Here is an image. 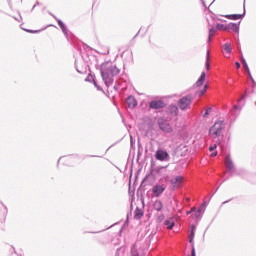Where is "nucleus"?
I'll return each instance as SVG.
<instances>
[{"instance_id": "f257e3e1", "label": "nucleus", "mask_w": 256, "mask_h": 256, "mask_svg": "<svg viewBox=\"0 0 256 256\" xmlns=\"http://www.w3.org/2000/svg\"><path fill=\"white\" fill-rule=\"evenodd\" d=\"M96 69L100 70L102 81L107 89L115 83V77L121 73V69L117 65H113L111 60H107L101 65H96Z\"/></svg>"}, {"instance_id": "f03ea898", "label": "nucleus", "mask_w": 256, "mask_h": 256, "mask_svg": "<svg viewBox=\"0 0 256 256\" xmlns=\"http://www.w3.org/2000/svg\"><path fill=\"white\" fill-rule=\"evenodd\" d=\"M207 21H208V26H209L207 43L209 45V44H211V41H213V37H215L216 31L217 30L226 31L227 24L216 23V26H213V24H211L209 19H207Z\"/></svg>"}, {"instance_id": "7ed1b4c3", "label": "nucleus", "mask_w": 256, "mask_h": 256, "mask_svg": "<svg viewBox=\"0 0 256 256\" xmlns=\"http://www.w3.org/2000/svg\"><path fill=\"white\" fill-rule=\"evenodd\" d=\"M223 131V120H216L215 123L209 128L208 133L212 139H219Z\"/></svg>"}, {"instance_id": "20e7f679", "label": "nucleus", "mask_w": 256, "mask_h": 256, "mask_svg": "<svg viewBox=\"0 0 256 256\" xmlns=\"http://www.w3.org/2000/svg\"><path fill=\"white\" fill-rule=\"evenodd\" d=\"M245 99H247V95H242L238 100H237V104H234L232 109L230 110V113L232 115V117L235 119H237V117H239L241 111L243 110V107H245Z\"/></svg>"}, {"instance_id": "39448f33", "label": "nucleus", "mask_w": 256, "mask_h": 256, "mask_svg": "<svg viewBox=\"0 0 256 256\" xmlns=\"http://www.w3.org/2000/svg\"><path fill=\"white\" fill-rule=\"evenodd\" d=\"M72 45H74L76 47V49L79 51L84 63L87 64V67H89V61H91V60L89 59L88 54L86 57H85V55H83V50L81 49V45H82L84 51H87V49H89L90 51H93V48H91V46L87 45V43H85L83 41H78L77 44L72 43Z\"/></svg>"}, {"instance_id": "423d86ee", "label": "nucleus", "mask_w": 256, "mask_h": 256, "mask_svg": "<svg viewBox=\"0 0 256 256\" xmlns=\"http://www.w3.org/2000/svg\"><path fill=\"white\" fill-rule=\"evenodd\" d=\"M224 165L226 167V173H228L230 177H233V175H235V170L237 169V167H235V162H233V159H231V154L225 155Z\"/></svg>"}, {"instance_id": "0eeeda50", "label": "nucleus", "mask_w": 256, "mask_h": 256, "mask_svg": "<svg viewBox=\"0 0 256 256\" xmlns=\"http://www.w3.org/2000/svg\"><path fill=\"white\" fill-rule=\"evenodd\" d=\"M192 103L193 97L191 95H186L178 100V107L181 111H187V109H191Z\"/></svg>"}, {"instance_id": "6e6552de", "label": "nucleus", "mask_w": 256, "mask_h": 256, "mask_svg": "<svg viewBox=\"0 0 256 256\" xmlns=\"http://www.w3.org/2000/svg\"><path fill=\"white\" fill-rule=\"evenodd\" d=\"M154 157L156 159V161H161V162H169L171 161V155H169V152H167V150L159 147L155 154Z\"/></svg>"}, {"instance_id": "1a4fd4ad", "label": "nucleus", "mask_w": 256, "mask_h": 256, "mask_svg": "<svg viewBox=\"0 0 256 256\" xmlns=\"http://www.w3.org/2000/svg\"><path fill=\"white\" fill-rule=\"evenodd\" d=\"M157 124L162 133H173V128L171 127V124H169V122H167V119H165L164 117H159Z\"/></svg>"}, {"instance_id": "9d476101", "label": "nucleus", "mask_w": 256, "mask_h": 256, "mask_svg": "<svg viewBox=\"0 0 256 256\" xmlns=\"http://www.w3.org/2000/svg\"><path fill=\"white\" fill-rule=\"evenodd\" d=\"M167 189V186L162 185V184H156L152 187L151 191V197H155L156 199H159V197H161V195H163L165 193Z\"/></svg>"}, {"instance_id": "9b49d317", "label": "nucleus", "mask_w": 256, "mask_h": 256, "mask_svg": "<svg viewBox=\"0 0 256 256\" xmlns=\"http://www.w3.org/2000/svg\"><path fill=\"white\" fill-rule=\"evenodd\" d=\"M245 15H247V10L245 9V0H244L242 14H226L223 17H225V19H229L230 21H243V19H245Z\"/></svg>"}, {"instance_id": "f8f14e48", "label": "nucleus", "mask_w": 256, "mask_h": 256, "mask_svg": "<svg viewBox=\"0 0 256 256\" xmlns=\"http://www.w3.org/2000/svg\"><path fill=\"white\" fill-rule=\"evenodd\" d=\"M241 29V21L235 23V22H229L226 24V31L228 33H234V35H239V31Z\"/></svg>"}, {"instance_id": "ddd939ff", "label": "nucleus", "mask_w": 256, "mask_h": 256, "mask_svg": "<svg viewBox=\"0 0 256 256\" xmlns=\"http://www.w3.org/2000/svg\"><path fill=\"white\" fill-rule=\"evenodd\" d=\"M51 17H53V19H55V21H57L58 26L60 27L62 33L64 34V36L66 37V39H69V28L67 27V25L65 24V22H63V20L57 18V16H55L53 13H50Z\"/></svg>"}, {"instance_id": "4468645a", "label": "nucleus", "mask_w": 256, "mask_h": 256, "mask_svg": "<svg viewBox=\"0 0 256 256\" xmlns=\"http://www.w3.org/2000/svg\"><path fill=\"white\" fill-rule=\"evenodd\" d=\"M150 109L159 110V109H165L167 107V104H165V101L163 100H152L149 103Z\"/></svg>"}, {"instance_id": "2eb2a0df", "label": "nucleus", "mask_w": 256, "mask_h": 256, "mask_svg": "<svg viewBox=\"0 0 256 256\" xmlns=\"http://www.w3.org/2000/svg\"><path fill=\"white\" fill-rule=\"evenodd\" d=\"M183 183V175H177L170 179V184L172 185V191H175L179 188V185Z\"/></svg>"}, {"instance_id": "dca6fc26", "label": "nucleus", "mask_w": 256, "mask_h": 256, "mask_svg": "<svg viewBox=\"0 0 256 256\" xmlns=\"http://www.w3.org/2000/svg\"><path fill=\"white\" fill-rule=\"evenodd\" d=\"M154 181H157V174L153 170H150L142 179L143 183H154Z\"/></svg>"}, {"instance_id": "f3484780", "label": "nucleus", "mask_w": 256, "mask_h": 256, "mask_svg": "<svg viewBox=\"0 0 256 256\" xmlns=\"http://www.w3.org/2000/svg\"><path fill=\"white\" fill-rule=\"evenodd\" d=\"M143 193H145V182L140 183L136 192L138 199H140L141 203L145 205V196H143Z\"/></svg>"}, {"instance_id": "a211bd4d", "label": "nucleus", "mask_w": 256, "mask_h": 256, "mask_svg": "<svg viewBox=\"0 0 256 256\" xmlns=\"http://www.w3.org/2000/svg\"><path fill=\"white\" fill-rule=\"evenodd\" d=\"M234 175H237L238 177H242V179H247V181H251V174L247 172V170L243 169H235Z\"/></svg>"}, {"instance_id": "6ab92c4d", "label": "nucleus", "mask_w": 256, "mask_h": 256, "mask_svg": "<svg viewBox=\"0 0 256 256\" xmlns=\"http://www.w3.org/2000/svg\"><path fill=\"white\" fill-rule=\"evenodd\" d=\"M167 115H171V117H177V115H179V106L176 104H170L167 109Z\"/></svg>"}, {"instance_id": "aec40b11", "label": "nucleus", "mask_w": 256, "mask_h": 256, "mask_svg": "<svg viewBox=\"0 0 256 256\" xmlns=\"http://www.w3.org/2000/svg\"><path fill=\"white\" fill-rule=\"evenodd\" d=\"M217 193V190H215L214 193L210 194L209 196H206L203 200V203L199 206V209L203 210V213H205V209H207V206L211 202V199H213V195Z\"/></svg>"}, {"instance_id": "412c9836", "label": "nucleus", "mask_w": 256, "mask_h": 256, "mask_svg": "<svg viewBox=\"0 0 256 256\" xmlns=\"http://www.w3.org/2000/svg\"><path fill=\"white\" fill-rule=\"evenodd\" d=\"M126 103L130 109H135V107H137V105H139L137 98H135V96H133V95H130L127 97Z\"/></svg>"}, {"instance_id": "4be33fe9", "label": "nucleus", "mask_w": 256, "mask_h": 256, "mask_svg": "<svg viewBox=\"0 0 256 256\" xmlns=\"http://www.w3.org/2000/svg\"><path fill=\"white\" fill-rule=\"evenodd\" d=\"M153 210L157 211L158 213H162L165 206L163 205V201L157 199L152 204Z\"/></svg>"}, {"instance_id": "5701e85b", "label": "nucleus", "mask_w": 256, "mask_h": 256, "mask_svg": "<svg viewBox=\"0 0 256 256\" xmlns=\"http://www.w3.org/2000/svg\"><path fill=\"white\" fill-rule=\"evenodd\" d=\"M0 203L2 204V207H4V211L0 215V225H5V221L7 219V214L9 213V210L7 209V206L2 201H0Z\"/></svg>"}, {"instance_id": "b1692460", "label": "nucleus", "mask_w": 256, "mask_h": 256, "mask_svg": "<svg viewBox=\"0 0 256 256\" xmlns=\"http://www.w3.org/2000/svg\"><path fill=\"white\" fill-rule=\"evenodd\" d=\"M164 225L168 231H171V229L175 227V220H173V218L166 219L164 220Z\"/></svg>"}, {"instance_id": "393cba45", "label": "nucleus", "mask_w": 256, "mask_h": 256, "mask_svg": "<svg viewBox=\"0 0 256 256\" xmlns=\"http://www.w3.org/2000/svg\"><path fill=\"white\" fill-rule=\"evenodd\" d=\"M207 77V73L203 71L201 75L199 76L198 80L196 81V87H201L203 86V83H205V79Z\"/></svg>"}, {"instance_id": "a878e982", "label": "nucleus", "mask_w": 256, "mask_h": 256, "mask_svg": "<svg viewBox=\"0 0 256 256\" xmlns=\"http://www.w3.org/2000/svg\"><path fill=\"white\" fill-rule=\"evenodd\" d=\"M223 51L225 53H227L228 55H231V53H233V46H231V43L230 42H226L224 45H223Z\"/></svg>"}, {"instance_id": "bb28decb", "label": "nucleus", "mask_w": 256, "mask_h": 256, "mask_svg": "<svg viewBox=\"0 0 256 256\" xmlns=\"http://www.w3.org/2000/svg\"><path fill=\"white\" fill-rule=\"evenodd\" d=\"M205 69H206V71H210V69H211L210 51H209V49L206 52Z\"/></svg>"}, {"instance_id": "cd10ccee", "label": "nucleus", "mask_w": 256, "mask_h": 256, "mask_svg": "<svg viewBox=\"0 0 256 256\" xmlns=\"http://www.w3.org/2000/svg\"><path fill=\"white\" fill-rule=\"evenodd\" d=\"M242 65L244 69L246 70V73L248 77H251V69H249V64H247V60H245V57L242 56Z\"/></svg>"}, {"instance_id": "c85d7f7f", "label": "nucleus", "mask_w": 256, "mask_h": 256, "mask_svg": "<svg viewBox=\"0 0 256 256\" xmlns=\"http://www.w3.org/2000/svg\"><path fill=\"white\" fill-rule=\"evenodd\" d=\"M92 84L97 89V91H101L102 93H105V90H103V87H101L99 83H97V78L95 76H92Z\"/></svg>"}, {"instance_id": "c756f323", "label": "nucleus", "mask_w": 256, "mask_h": 256, "mask_svg": "<svg viewBox=\"0 0 256 256\" xmlns=\"http://www.w3.org/2000/svg\"><path fill=\"white\" fill-rule=\"evenodd\" d=\"M65 157H69L70 159H79V154H69L67 156H61L57 161V167L59 168V164L61 163V159H65Z\"/></svg>"}, {"instance_id": "7c9ffc66", "label": "nucleus", "mask_w": 256, "mask_h": 256, "mask_svg": "<svg viewBox=\"0 0 256 256\" xmlns=\"http://www.w3.org/2000/svg\"><path fill=\"white\" fill-rule=\"evenodd\" d=\"M119 222H116L114 224H112L110 227L104 229V230H100V231H84L83 233L86 234V233H90L91 235H96L97 233H103V231H107V229H111V227H115V225H118Z\"/></svg>"}, {"instance_id": "2f4dec72", "label": "nucleus", "mask_w": 256, "mask_h": 256, "mask_svg": "<svg viewBox=\"0 0 256 256\" xmlns=\"http://www.w3.org/2000/svg\"><path fill=\"white\" fill-rule=\"evenodd\" d=\"M169 165L166 166H156L152 171L155 173V175H161L163 173V169H167Z\"/></svg>"}, {"instance_id": "473e14b6", "label": "nucleus", "mask_w": 256, "mask_h": 256, "mask_svg": "<svg viewBox=\"0 0 256 256\" xmlns=\"http://www.w3.org/2000/svg\"><path fill=\"white\" fill-rule=\"evenodd\" d=\"M134 215H135V219H141L145 215V212H143V210L137 207L134 212Z\"/></svg>"}, {"instance_id": "72a5a7b5", "label": "nucleus", "mask_w": 256, "mask_h": 256, "mask_svg": "<svg viewBox=\"0 0 256 256\" xmlns=\"http://www.w3.org/2000/svg\"><path fill=\"white\" fill-rule=\"evenodd\" d=\"M203 213H205V212H203V210L200 208H198V210L196 209L194 211V215H195L196 219H203Z\"/></svg>"}, {"instance_id": "f704fd0d", "label": "nucleus", "mask_w": 256, "mask_h": 256, "mask_svg": "<svg viewBox=\"0 0 256 256\" xmlns=\"http://www.w3.org/2000/svg\"><path fill=\"white\" fill-rule=\"evenodd\" d=\"M208 11H209L210 17H211V19H212L213 21H216V19H217L218 21H221L222 23H227V20L219 19V18H217V16L215 15V13H213L211 10L208 9Z\"/></svg>"}, {"instance_id": "c9c22d12", "label": "nucleus", "mask_w": 256, "mask_h": 256, "mask_svg": "<svg viewBox=\"0 0 256 256\" xmlns=\"http://www.w3.org/2000/svg\"><path fill=\"white\" fill-rule=\"evenodd\" d=\"M213 111V107H208L205 112L202 114L203 119H207L209 115H211V112Z\"/></svg>"}, {"instance_id": "e433bc0d", "label": "nucleus", "mask_w": 256, "mask_h": 256, "mask_svg": "<svg viewBox=\"0 0 256 256\" xmlns=\"http://www.w3.org/2000/svg\"><path fill=\"white\" fill-rule=\"evenodd\" d=\"M142 155H143V152L141 151V144L138 142V151H137V158H136L137 163H139V160L141 159Z\"/></svg>"}, {"instance_id": "4c0bfd02", "label": "nucleus", "mask_w": 256, "mask_h": 256, "mask_svg": "<svg viewBox=\"0 0 256 256\" xmlns=\"http://www.w3.org/2000/svg\"><path fill=\"white\" fill-rule=\"evenodd\" d=\"M156 221L157 223H163V221H165V214L164 213L157 214Z\"/></svg>"}, {"instance_id": "58836bf2", "label": "nucleus", "mask_w": 256, "mask_h": 256, "mask_svg": "<svg viewBox=\"0 0 256 256\" xmlns=\"http://www.w3.org/2000/svg\"><path fill=\"white\" fill-rule=\"evenodd\" d=\"M21 29L23 31H25L26 33H32V34H37V33H41L43 30H31V29H27V28H22Z\"/></svg>"}, {"instance_id": "ea45409f", "label": "nucleus", "mask_w": 256, "mask_h": 256, "mask_svg": "<svg viewBox=\"0 0 256 256\" xmlns=\"http://www.w3.org/2000/svg\"><path fill=\"white\" fill-rule=\"evenodd\" d=\"M188 241L191 243V247L192 245H195V234L193 232H190Z\"/></svg>"}, {"instance_id": "a19ab883", "label": "nucleus", "mask_w": 256, "mask_h": 256, "mask_svg": "<svg viewBox=\"0 0 256 256\" xmlns=\"http://www.w3.org/2000/svg\"><path fill=\"white\" fill-rule=\"evenodd\" d=\"M131 177H133V164L131 165V168H130V180H129V195H131Z\"/></svg>"}, {"instance_id": "79ce46f5", "label": "nucleus", "mask_w": 256, "mask_h": 256, "mask_svg": "<svg viewBox=\"0 0 256 256\" xmlns=\"http://www.w3.org/2000/svg\"><path fill=\"white\" fill-rule=\"evenodd\" d=\"M93 77H95V75H93V74H88V76L85 78V81L87 82V83H93L92 81H93Z\"/></svg>"}, {"instance_id": "37998d69", "label": "nucleus", "mask_w": 256, "mask_h": 256, "mask_svg": "<svg viewBox=\"0 0 256 256\" xmlns=\"http://www.w3.org/2000/svg\"><path fill=\"white\" fill-rule=\"evenodd\" d=\"M130 256H139V250L135 249V247H132Z\"/></svg>"}, {"instance_id": "c03bdc74", "label": "nucleus", "mask_w": 256, "mask_h": 256, "mask_svg": "<svg viewBox=\"0 0 256 256\" xmlns=\"http://www.w3.org/2000/svg\"><path fill=\"white\" fill-rule=\"evenodd\" d=\"M75 69L77 71V73H79L80 75H83L85 73V70H79V67L77 66V60H75Z\"/></svg>"}, {"instance_id": "a18cd8bd", "label": "nucleus", "mask_w": 256, "mask_h": 256, "mask_svg": "<svg viewBox=\"0 0 256 256\" xmlns=\"http://www.w3.org/2000/svg\"><path fill=\"white\" fill-rule=\"evenodd\" d=\"M252 83V88L255 89L256 87V82H255V79H253V75L251 74V77H248Z\"/></svg>"}, {"instance_id": "49530a36", "label": "nucleus", "mask_w": 256, "mask_h": 256, "mask_svg": "<svg viewBox=\"0 0 256 256\" xmlns=\"http://www.w3.org/2000/svg\"><path fill=\"white\" fill-rule=\"evenodd\" d=\"M191 256H197V251L195 250L194 244H192Z\"/></svg>"}, {"instance_id": "de8ad7c7", "label": "nucleus", "mask_w": 256, "mask_h": 256, "mask_svg": "<svg viewBox=\"0 0 256 256\" xmlns=\"http://www.w3.org/2000/svg\"><path fill=\"white\" fill-rule=\"evenodd\" d=\"M19 16H20V19L13 16V19H15V21H18V23H21V21H23V17L21 16V12H18Z\"/></svg>"}, {"instance_id": "09e8293b", "label": "nucleus", "mask_w": 256, "mask_h": 256, "mask_svg": "<svg viewBox=\"0 0 256 256\" xmlns=\"http://www.w3.org/2000/svg\"><path fill=\"white\" fill-rule=\"evenodd\" d=\"M216 149H217V144H213V145L209 146L210 152L216 151Z\"/></svg>"}, {"instance_id": "8fccbe9b", "label": "nucleus", "mask_w": 256, "mask_h": 256, "mask_svg": "<svg viewBox=\"0 0 256 256\" xmlns=\"http://www.w3.org/2000/svg\"><path fill=\"white\" fill-rule=\"evenodd\" d=\"M138 179H139V172H136L133 185H137Z\"/></svg>"}, {"instance_id": "3c124183", "label": "nucleus", "mask_w": 256, "mask_h": 256, "mask_svg": "<svg viewBox=\"0 0 256 256\" xmlns=\"http://www.w3.org/2000/svg\"><path fill=\"white\" fill-rule=\"evenodd\" d=\"M196 229H197V227L192 224V225L190 226V233H194V235H195Z\"/></svg>"}, {"instance_id": "603ef678", "label": "nucleus", "mask_w": 256, "mask_h": 256, "mask_svg": "<svg viewBox=\"0 0 256 256\" xmlns=\"http://www.w3.org/2000/svg\"><path fill=\"white\" fill-rule=\"evenodd\" d=\"M113 89L116 93H119V82L116 81V85H114Z\"/></svg>"}, {"instance_id": "864d4df0", "label": "nucleus", "mask_w": 256, "mask_h": 256, "mask_svg": "<svg viewBox=\"0 0 256 256\" xmlns=\"http://www.w3.org/2000/svg\"><path fill=\"white\" fill-rule=\"evenodd\" d=\"M155 162L153 161V159L151 160V164H150V170H154L157 166H155Z\"/></svg>"}, {"instance_id": "5fc2aeb1", "label": "nucleus", "mask_w": 256, "mask_h": 256, "mask_svg": "<svg viewBox=\"0 0 256 256\" xmlns=\"http://www.w3.org/2000/svg\"><path fill=\"white\" fill-rule=\"evenodd\" d=\"M196 208H191V210L186 211V215H191L192 213H195Z\"/></svg>"}, {"instance_id": "6e6d98bb", "label": "nucleus", "mask_w": 256, "mask_h": 256, "mask_svg": "<svg viewBox=\"0 0 256 256\" xmlns=\"http://www.w3.org/2000/svg\"><path fill=\"white\" fill-rule=\"evenodd\" d=\"M231 201H233V198L228 199V200L222 202L221 207H223V205H227V203H231Z\"/></svg>"}, {"instance_id": "4d7b16f0", "label": "nucleus", "mask_w": 256, "mask_h": 256, "mask_svg": "<svg viewBox=\"0 0 256 256\" xmlns=\"http://www.w3.org/2000/svg\"><path fill=\"white\" fill-rule=\"evenodd\" d=\"M10 253H11V255H13V253H15V255H17V250H15V247L10 248Z\"/></svg>"}, {"instance_id": "13d9d810", "label": "nucleus", "mask_w": 256, "mask_h": 256, "mask_svg": "<svg viewBox=\"0 0 256 256\" xmlns=\"http://www.w3.org/2000/svg\"><path fill=\"white\" fill-rule=\"evenodd\" d=\"M141 29L143 28H140V30L136 33V35L132 38V41H134V39H137V37H139V33H141Z\"/></svg>"}, {"instance_id": "bf43d9fd", "label": "nucleus", "mask_w": 256, "mask_h": 256, "mask_svg": "<svg viewBox=\"0 0 256 256\" xmlns=\"http://www.w3.org/2000/svg\"><path fill=\"white\" fill-rule=\"evenodd\" d=\"M205 88H206V86L202 89V90H200V92H199V96L201 97L202 95H205Z\"/></svg>"}, {"instance_id": "052dcab7", "label": "nucleus", "mask_w": 256, "mask_h": 256, "mask_svg": "<svg viewBox=\"0 0 256 256\" xmlns=\"http://www.w3.org/2000/svg\"><path fill=\"white\" fill-rule=\"evenodd\" d=\"M236 69H241V63L239 61L235 62Z\"/></svg>"}, {"instance_id": "680f3d73", "label": "nucleus", "mask_w": 256, "mask_h": 256, "mask_svg": "<svg viewBox=\"0 0 256 256\" xmlns=\"http://www.w3.org/2000/svg\"><path fill=\"white\" fill-rule=\"evenodd\" d=\"M87 157H99L98 155H85L83 159H87Z\"/></svg>"}, {"instance_id": "e2e57ef3", "label": "nucleus", "mask_w": 256, "mask_h": 256, "mask_svg": "<svg viewBox=\"0 0 256 256\" xmlns=\"http://www.w3.org/2000/svg\"><path fill=\"white\" fill-rule=\"evenodd\" d=\"M122 234H123V226L121 227V229L118 232L119 237H121Z\"/></svg>"}, {"instance_id": "0e129e2a", "label": "nucleus", "mask_w": 256, "mask_h": 256, "mask_svg": "<svg viewBox=\"0 0 256 256\" xmlns=\"http://www.w3.org/2000/svg\"><path fill=\"white\" fill-rule=\"evenodd\" d=\"M119 251H121V248H118V249L116 250L115 256H119Z\"/></svg>"}, {"instance_id": "69168bd1", "label": "nucleus", "mask_w": 256, "mask_h": 256, "mask_svg": "<svg viewBox=\"0 0 256 256\" xmlns=\"http://www.w3.org/2000/svg\"><path fill=\"white\" fill-rule=\"evenodd\" d=\"M201 3H202V5H203V7H204L205 9H207V4H205V2H204L203 0H201Z\"/></svg>"}, {"instance_id": "338daca9", "label": "nucleus", "mask_w": 256, "mask_h": 256, "mask_svg": "<svg viewBox=\"0 0 256 256\" xmlns=\"http://www.w3.org/2000/svg\"><path fill=\"white\" fill-rule=\"evenodd\" d=\"M39 5H41V3H39V1H36V3L34 4V7H37Z\"/></svg>"}, {"instance_id": "774afa93", "label": "nucleus", "mask_w": 256, "mask_h": 256, "mask_svg": "<svg viewBox=\"0 0 256 256\" xmlns=\"http://www.w3.org/2000/svg\"><path fill=\"white\" fill-rule=\"evenodd\" d=\"M212 157H217V151L212 152Z\"/></svg>"}]
</instances>
